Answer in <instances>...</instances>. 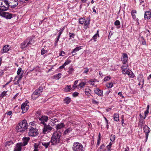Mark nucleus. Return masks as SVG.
<instances>
[{
  "mask_svg": "<svg viewBox=\"0 0 151 151\" xmlns=\"http://www.w3.org/2000/svg\"><path fill=\"white\" fill-rule=\"evenodd\" d=\"M38 145H36L35 144V149L34 150V151H38Z\"/></svg>",
  "mask_w": 151,
  "mask_h": 151,
  "instance_id": "52",
  "label": "nucleus"
},
{
  "mask_svg": "<svg viewBox=\"0 0 151 151\" xmlns=\"http://www.w3.org/2000/svg\"><path fill=\"white\" fill-rule=\"evenodd\" d=\"M107 148L108 149V150L107 151H111V146L108 145L107 146Z\"/></svg>",
  "mask_w": 151,
  "mask_h": 151,
  "instance_id": "59",
  "label": "nucleus"
},
{
  "mask_svg": "<svg viewBox=\"0 0 151 151\" xmlns=\"http://www.w3.org/2000/svg\"><path fill=\"white\" fill-rule=\"evenodd\" d=\"M114 24L115 26H119L120 25V21L118 20H116L114 23Z\"/></svg>",
  "mask_w": 151,
  "mask_h": 151,
  "instance_id": "42",
  "label": "nucleus"
},
{
  "mask_svg": "<svg viewBox=\"0 0 151 151\" xmlns=\"http://www.w3.org/2000/svg\"><path fill=\"white\" fill-rule=\"evenodd\" d=\"M98 37H99V34L98 31H97V33L95 34L94 36H93L92 37L93 39L94 40L95 42L96 41V39H97Z\"/></svg>",
  "mask_w": 151,
  "mask_h": 151,
  "instance_id": "34",
  "label": "nucleus"
},
{
  "mask_svg": "<svg viewBox=\"0 0 151 151\" xmlns=\"http://www.w3.org/2000/svg\"><path fill=\"white\" fill-rule=\"evenodd\" d=\"M42 144L43 146H44L46 148H47L48 146L50 147L51 145V141L47 142H42Z\"/></svg>",
  "mask_w": 151,
  "mask_h": 151,
  "instance_id": "21",
  "label": "nucleus"
},
{
  "mask_svg": "<svg viewBox=\"0 0 151 151\" xmlns=\"http://www.w3.org/2000/svg\"><path fill=\"white\" fill-rule=\"evenodd\" d=\"M151 18V12L149 11H146L145 12L144 15V18L148 19Z\"/></svg>",
  "mask_w": 151,
  "mask_h": 151,
  "instance_id": "19",
  "label": "nucleus"
},
{
  "mask_svg": "<svg viewBox=\"0 0 151 151\" xmlns=\"http://www.w3.org/2000/svg\"><path fill=\"white\" fill-rule=\"evenodd\" d=\"M128 56L126 53H124L122 54L121 60L123 64H126L127 62Z\"/></svg>",
  "mask_w": 151,
  "mask_h": 151,
  "instance_id": "10",
  "label": "nucleus"
},
{
  "mask_svg": "<svg viewBox=\"0 0 151 151\" xmlns=\"http://www.w3.org/2000/svg\"><path fill=\"white\" fill-rule=\"evenodd\" d=\"M113 84L111 82L108 83H107L106 84V87L108 88H111L113 86Z\"/></svg>",
  "mask_w": 151,
  "mask_h": 151,
  "instance_id": "36",
  "label": "nucleus"
},
{
  "mask_svg": "<svg viewBox=\"0 0 151 151\" xmlns=\"http://www.w3.org/2000/svg\"><path fill=\"white\" fill-rule=\"evenodd\" d=\"M29 131L28 132L29 136H37L39 134L38 130L36 128V126L35 123L33 122H31L29 123Z\"/></svg>",
  "mask_w": 151,
  "mask_h": 151,
  "instance_id": "3",
  "label": "nucleus"
},
{
  "mask_svg": "<svg viewBox=\"0 0 151 151\" xmlns=\"http://www.w3.org/2000/svg\"><path fill=\"white\" fill-rule=\"evenodd\" d=\"M74 70L73 68L70 67L68 72L69 73L71 74L73 73Z\"/></svg>",
  "mask_w": 151,
  "mask_h": 151,
  "instance_id": "39",
  "label": "nucleus"
},
{
  "mask_svg": "<svg viewBox=\"0 0 151 151\" xmlns=\"http://www.w3.org/2000/svg\"><path fill=\"white\" fill-rule=\"evenodd\" d=\"M72 131V129L70 128H68L65 130L63 132L64 135H66L68 134Z\"/></svg>",
  "mask_w": 151,
  "mask_h": 151,
  "instance_id": "25",
  "label": "nucleus"
},
{
  "mask_svg": "<svg viewBox=\"0 0 151 151\" xmlns=\"http://www.w3.org/2000/svg\"><path fill=\"white\" fill-rule=\"evenodd\" d=\"M111 78L109 76H106V77H105L104 78V81H108L109 80H110L111 79Z\"/></svg>",
  "mask_w": 151,
  "mask_h": 151,
  "instance_id": "45",
  "label": "nucleus"
},
{
  "mask_svg": "<svg viewBox=\"0 0 151 151\" xmlns=\"http://www.w3.org/2000/svg\"><path fill=\"white\" fill-rule=\"evenodd\" d=\"M13 144V142L12 141H8L6 142L5 144V146L7 147L8 146H10V145H12Z\"/></svg>",
  "mask_w": 151,
  "mask_h": 151,
  "instance_id": "33",
  "label": "nucleus"
},
{
  "mask_svg": "<svg viewBox=\"0 0 151 151\" xmlns=\"http://www.w3.org/2000/svg\"><path fill=\"white\" fill-rule=\"evenodd\" d=\"M65 126L63 123H60L58 124L55 127V131H60V129L64 127Z\"/></svg>",
  "mask_w": 151,
  "mask_h": 151,
  "instance_id": "15",
  "label": "nucleus"
},
{
  "mask_svg": "<svg viewBox=\"0 0 151 151\" xmlns=\"http://www.w3.org/2000/svg\"><path fill=\"white\" fill-rule=\"evenodd\" d=\"M43 90V88L42 87H40L33 93L31 95L32 99L33 100L36 99L40 95Z\"/></svg>",
  "mask_w": 151,
  "mask_h": 151,
  "instance_id": "4",
  "label": "nucleus"
},
{
  "mask_svg": "<svg viewBox=\"0 0 151 151\" xmlns=\"http://www.w3.org/2000/svg\"><path fill=\"white\" fill-rule=\"evenodd\" d=\"M86 82H83L79 84V86L81 88H82L86 84Z\"/></svg>",
  "mask_w": 151,
  "mask_h": 151,
  "instance_id": "41",
  "label": "nucleus"
},
{
  "mask_svg": "<svg viewBox=\"0 0 151 151\" xmlns=\"http://www.w3.org/2000/svg\"><path fill=\"white\" fill-rule=\"evenodd\" d=\"M137 13V11L136 10H133L131 12V15L132 16L133 19H134L136 18V15L135 14Z\"/></svg>",
  "mask_w": 151,
  "mask_h": 151,
  "instance_id": "32",
  "label": "nucleus"
},
{
  "mask_svg": "<svg viewBox=\"0 0 151 151\" xmlns=\"http://www.w3.org/2000/svg\"><path fill=\"white\" fill-rule=\"evenodd\" d=\"M70 98L68 97H65L63 100L64 103L66 104H69L70 102Z\"/></svg>",
  "mask_w": 151,
  "mask_h": 151,
  "instance_id": "24",
  "label": "nucleus"
},
{
  "mask_svg": "<svg viewBox=\"0 0 151 151\" xmlns=\"http://www.w3.org/2000/svg\"><path fill=\"white\" fill-rule=\"evenodd\" d=\"M47 114L49 115L50 116L52 117L53 116L52 114V112L51 111H49L47 113Z\"/></svg>",
  "mask_w": 151,
  "mask_h": 151,
  "instance_id": "51",
  "label": "nucleus"
},
{
  "mask_svg": "<svg viewBox=\"0 0 151 151\" xmlns=\"http://www.w3.org/2000/svg\"><path fill=\"white\" fill-rule=\"evenodd\" d=\"M114 119L115 121L118 122L119 120V116L117 114H114Z\"/></svg>",
  "mask_w": 151,
  "mask_h": 151,
  "instance_id": "26",
  "label": "nucleus"
},
{
  "mask_svg": "<svg viewBox=\"0 0 151 151\" xmlns=\"http://www.w3.org/2000/svg\"><path fill=\"white\" fill-rule=\"evenodd\" d=\"M145 118V117L144 118H142V119H139V122L141 124V127L142 125H143V124L144 123V121Z\"/></svg>",
  "mask_w": 151,
  "mask_h": 151,
  "instance_id": "38",
  "label": "nucleus"
},
{
  "mask_svg": "<svg viewBox=\"0 0 151 151\" xmlns=\"http://www.w3.org/2000/svg\"><path fill=\"white\" fill-rule=\"evenodd\" d=\"M115 137L114 135L111 134V138H110V140L111 141H114L115 139Z\"/></svg>",
  "mask_w": 151,
  "mask_h": 151,
  "instance_id": "43",
  "label": "nucleus"
},
{
  "mask_svg": "<svg viewBox=\"0 0 151 151\" xmlns=\"http://www.w3.org/2000/svg\"><path fill=\"white\" fill-rule=\"evenodd\" d=\"M123 74H127L129 76V78H134L135 77L134 74L130 70H128L125 73H123Z\"/></svg>",
  "mask_w": 151,
  "mask_h": 151,
  "instance_id": "14",
  "label": "nucleus"
},
{
  "mask_svg": "<svg viewBox=\"0 0 151 151\" xmlns=\"http://www.w3.org/2000/svg\"><path fill=\"white\" fill-rule=\"evenodd\" d=\"M85 69L84 70L83 72V73H86V74H87V73L88 72L89 69H88L87 68H84Z\"/></svg>",
  "mask_w": 151,
  "mask_h": 151,
  "instance_id": "47",
  "label": "nucleus"
},
{
  "mask_svg": "<svg viewBox=\"0 0 151 151\" xmlns=\"http://www.w3.org/2000/svg\"><path fill=\"white\" fill-rule=\"evenodd\" d=\"M7 92V91H3L0 94V97L1 98H3L4 96H6L7 94L6 93Z\"/></svg>",
  "mask_w": 151,
  "mask_h": 151,
  "instance_id": "35",
  "label": "nucleus"
},
{
  "mask_svg": "<svg viewBox=\"0 0 151 151\" xmlns=\"http://www.w3.org/2000/svg\"><path fill=\"white\" fill-rule=\"evenodd\" d=\"M28 124L27 121L25 120L22 121L17 125L16 129L18 132H23L27 129Z\"/></svg>",
  "mask_w": 151,
  "mask_h": 151,
  "instance_id": "2",
  "label": "nucleus"
},
{
  "mask_svg": "<svg viewBox=\"0 0 151 151\" xmlns=\"http://www.w3.org/2000/svg\"><path fill=\"white\" fill-rule=\"evenodd\" d=\"M123 65L121 67L122 69H126L128 67V65L126 64H123Z\"/></svg>",
  "mask_w": 151,
  "mask_h": 151,
  "instance_id": "40",
  "label": "nucleus"
},
{
  "mask_svg": "<svg viewBox=\"0 0 151 151\" xmlns=\"http://www.w3.org/2000/svg\"><path fill=\"white\" fill-rule=\"evenodd\" d=\"M9 45H6L4 46L3 47V51H1V53H4L9 51Z\"/></svg>",
  "mask_w": 151,
  "mask_h": 151,
  "instance_id": "20",
  "label": "nucleus"
},
{
  "mask_svg": "<svg viewBox=\"0 0 151 151\" xmlns=\"http://www.w3.org/2000/svg\"><path fill=\"white\" fill-rule=\"evenodd\" d=\"M17 78L18 77H17V76H16L14 79V84L15 85L19 84L20 81Z\"/></svg>",
  "mask_w": 151,
  "mask_h": 151,
  "instance_id": "31",
  "label": "nucleus"
},
{
  "mask_svg": "<svg viewBox=\"0 0 151 151\" xmlns=\"http://www.w3.org/2000/svg\"><path fill=\"white\" fill-rule=\"evenodd\" d=\"M44 127L43 128V132L44 134H46L50 132L52 130V127L50 126L49 124H43Z\"/></svg>",
  "mask_w": 151,
  "mask_h": 151,
  "instance_id": "7",
  "label": "nucleus"
},
{
  "mask_svg": "<svg viewBox=\"0 0 151 151\" xmlns=\"http://www.w3.org/2000/svg\"><path fill=\"white\" fill-rule=\"evenodd\" d=\"M140 80H142V87L144 84V79L142 77H141L140 78Z\"/></svg>",
  "mask_w": 151,
  "mask_h": 151,
  "instance_id": "56",
  "label": "nucleus"
},
{
  "mask_svg": "<svg viewBox=\"0 0 151 151\" xmlns=\"http://www.w3.org/2000/svg\"><path fill=\"white\" fill-rule=\"evenodd\" d=\"M23 74V73H21V75H20L19 76H17V77H18L17 79H19L20 80L23 77V76H22Z\"/></svg>",
  "mask_w": 151,
  "mask_h": 151,
  "instance_id": "53",
  "label": "nucleus"
},
{
  "mask_svg": "<svg viewBox=\"0 0 151 151\" xmlns=\"http://www.w3.org/2000/svg\"><path fill=\"white\" fill-rule=\"evenodd\" d=\"M73 151H84L83 145L80 143L74 142L72 147Z\"/></svg>",
  "mask_w": 151,
  "mask_h": 151,
  "instance_id": "5",
  "label": "nucleus"
},
{
  "mask_svg": "<svg viewBox=\"0 0 151 151\" xmlns=\"http://www.w3.org/2000/svg\"><path fill=\"white\" fill-rule=\"evenodd\" d=\"M81 47L80 46L79 47H77L74 49L71 52V53L73 54V53H76V52L78 51L81 48Z\"/></svg>",
  "mask_w": 151,
  "mask_h": 151,
  "instance_id": "28",
  "label": "nucleus"
},
{
  "mask_svg": "<svg viewBox=\"0 0 151 151\" xmlns=\"http://www.w3.org/2000/svg\"><path fill=\"white\" fill-rule=\"evenodd\" d=\"M69 37L70 38H73L75 36V34L73 33H69Z\"/></svg>",
  "mask_w": 151,
  "mask_h": 151,
  "instance_id": "50",
  "label": "nucleus"
},
{
  "mask_svg": "<svg viewBox=\"0 0 151 151\" xmlns=\"http://www.w3.org/2000/svg\"><path fill=\"white\" fill-rule=\"evenodd\" d=\"M72 88L71 87L70 85L67 86L64 88V90L65 92H68L70 91L71 90Z\"/></svg>",
  "mask_w": 151,
  "mask_h": 151,
  "instance_id": "27",
  "label": "nucleus"
},
{
  "mask_svg": "<svg viewBox=\"0 0 151 151\" xmlns=\"http://www.w3.org/2000/svg\"><path fill=\"white\" fill-rule=\"evenodd\" d=\"M21 144V143H17L14 148V151H21L22 149V147L23 146Z\"/></svg>",
  "mask_w": 151,
  "mask_h": 151,
  "instance_id": "16",
  "label": "nucleus"
},
{
  "mask_svg": "<svg viewBox=\"0 0 151 151\" xmlns=\"http://www.w3.org/2000/svg\"><path fill=\"white\" fill-rule=\"evenodd\" d=\"M34 70L36 73V75L38 73L41 71L40 68L38 66H37L36 67L34 68Z\"/></svg>",
  "mask_w": 151,
  "mask_h": 151,
  "instance_id": "30",
  "label": "nucleus"
},
{
  "mask_svg": "<svg viewBox=\"0 0 151 151\" xmlns=\"http://www.w3.org/2000/svg\"><path fill=\"white\" fill-rule=\"evenodd\" d=\"M94 91L96 94L99 96H101L103 95V91L98 88L95 89Z\"/></svg>",
  "mask_w": 151,
  "mask_h": 151,
  "instance_id": "17",
  "label": "nucleus"
},
{
  "mask_svg": "<svg viewBox=\"0 0 151 151\" xmlns=\"http://www.w3.org/2000/svg\"><path fill=\"white\" fill-rule=\"evenodd\" d=\"M90 20L89 19H87L85 20L84 24V28L86 29H87L88 27V25L90 24Z\"/></svg>",
  "mask_w": 151,
  "mask_h": 151,
  "instance_id": "22",
  "label": "nucleus"
},
{
  "mask_svg": "<svg viewBox=\"0 0 151 151\" xmlns=\"http://www.w3.org/2000/svg\"><path fill=\"white\" fill-rule=\"evenodd\" d=\"M62 137V132L60 131H55L53 132L51 139V145H56L60 143Z\"/></svg>",
  "mask_w": 151,
  "mask_h": 151,
  "instance_id": "1",
  "label": "nucleus"
},
{
  "mask_svg": "<svg viewBox=\"0 0 151 151\" xmlns=\"http://www.w3.org/2000/svg\"><path fill=\"white\" fill-rule=\"evenodd\" d=\"M3 1L2 4L0 6V10L3 11H6L9 8L8 3H7V0H4Z\"/></svg>",
  "mask_w": 151,
  "mask_h": 151,
  "instance_id": "8",
  "label": "nucleus"
},
{
  "mask_svg": "<svg viewBox=\"0 0 151 151\" xmlns=\"http://www.w3.org/2000/svg\"><path fill=\"white\" fill-rule=\"evenodd\" d=\"M47 52V51L45 50L44 49L42 48L41 51V54L42 55H43L45 53Z\"/></svg>",
  "mask_w": 151,
  "mask_h": 151,
  "instance_id": "44",
  "label": "nucleus"
},
{
  "mask_svg": "<svg viewBox=\"0 0 151 151\" xmlns=\"http://www.w3.org/2000/svg\"><path fill=\"white\" fill-rule=\"evenodd\" d=\"M92 103H93V104H98L99 103V102H98L97 101L95 100H93L92 101Z\"/></svg>",
  "mask_w": 151,
  "mask_h": 151,
  "instance_id": "58",
  "label": "nucleus"
},
{
  "mask_svg": "<svg viewBox=\"0 0 151 151\" xmlns=\"http://www.w3.org/2000/svg\"><path fill=\"white\" fill-rule=\"evenodd\" d=\"M105 147V145L104 144H103L100 146V148L101 149H103Z\"/></svg>",
  "mask_w": 151,
  "mask_h": 151,
  "instance_id": "64",
  "label": "nucleus"
},
{
  "mask_svg": "<svg viewBox=\"0 0 151 151\" xmlns=\"http://www.w3.org/2000/svg\"><path fill=\"white\" fill-rule=\"evenodd\" d=\"M65 54V52H64L62 51L60 52L59 55L60 56H63V55H62V54Z\"/></svg>",
  "mask_w": 151,
  "mask_h": 151,
  "instance_id": "54",
  "label": "nucleus"
},
{
  "mask_svg": "<svg viewBox=\"0 0 151 151\" xmlns=\"http://www.w3.org/2000/svg\"><path fill=\"white\" fill-rule=\"evenodd\" d=\"M12 111H9L7 113V114L8 115H12Z\"/></svg>",
  "mask_w": 151,
  "mask_h": 151,
  "instance_id": "63",
  "label": "nucleus"
},
{
  "mask_svg": "<svg viewBox=\"0 0 151 151\" xmlns=\"http://www.w3.org/2000/svg\"><path fill=\"white\" fill-rule=\"evenodd\" d=\"M85 91L87 95L89 96L91 94V90L89 88H86Z\"/></svg>",
  "mask_w": 151,
  "mask_h": 151,
  "instance_id": "29",
  "label": "nucleus"
},
{
  "mask_svg": "<svg viewBox=\"0 0 151 151\" xmlns=\"http://www.w3.org/2000/svg\"><path fill=\"white\" fill-rule=\"evenodd\" d=\"M100 140H101V138L99 137L98 139L97 143V145H99L100 144Z\"/></svg>",
  "mask_w": 151,
  "mask_h": 151,
  "instance_id": "57",
  "label": "nucleus"
},
{
  "mask_svg": "<svg viewBox=\"0 0 151 151\" xmlns=\"http://www.w3.org/2000/svg\"><path fill=\"white\" fill-rule=\"evenodd\" d=\"M149 113V111L147 110H146L145 111V116H146Z\"/></svg>",
  "mask_w": 151,
  "mask_h": 151,
  "instance_id": "60",
  "label": "nucleus"
},
{
  "mask_svg": "<svg viewBox=\"0 0 151 151\" xmlns=\"http://www.w3.org/2000/svg\"><path fill=\"white\" fill-rule=\"evenodd\" d=\"M29 108V106L27 104L25 103L22 104L21 106V109L22 110V113H25L28 110Z\"/></svg>",
  "mask_w": 151,
  "mask_h": 151,
  "instance_id": "11",
  "label": "nucleus"
},
{
  "mask_svg": "<svg viewBox=\"0 0 151 151\" xmlns=\"http://www.w3.org/2000/svg\"><path fill=\"white\" fill-rule=\"evenodd\" d=\"M1 15L7 19H11L12 17V14L7 12H3Z\"/></svg>",
  "mask_w": 151,
  "mask_h": 151,
  "instance_id": "12",
  "label": "nucleus"
},
{
  "mask_svg": "<svg viewBox=\"0 0 151 151\" xmlns=\"http://www.w3.org/2000/svg\"><path fill=\"white\" fill-rule=\"evenodd\" d=\"M143 130L146 134H149V133L150 131V129L147 126L145 125L143 128Z\"/></svg>",
  "mask_w": 151,
  "mask_h": 151,
  "instance_id": "23",
  "label": "nucleus"
},
{
  "mask_svg": "<svg viewBox=\"0 0 151 151\" xmlns=\"http://www.w3.org/2000/svg\"><path fill=\"white\" fill-rule=\"evenodd\" d=\"M48 118L49 117L47 116H42L39 119V120L40 121V124L43 125L45 124V122L47 121Z\"/></svg>",
  "mask_w": 151,
  "mask_h": 151,
  "instance_id": "9",
  "label": "nucleus"
},
{
  "mask_svg": "<svg viewBox=\"0 0 151 151\" xmlns=\"http://www.w3.org/2000/svg\"><path fill=\"white\" fill-rule=\"evenodd\" d=\"M10 83V82H7L6 84H5V85H4L3 86V87L4 88L8 84H9Z\"/></svg>",
  "mask_w": 151,
  "mask_h": 151,
  "instance_id": "61",
  "label": "nucleus"
},
{
  "mask_svg": "<svg viewBox=\"0 0 151 151\" xmlns=\"http://www.w3.org/2000/svg\"><path fill=\"white\" fill-rule=\"evenodd\" d=\"M78 82V80H77L74 82V85L73 86V87L74 88H76V87H77L76 85L77 84Z\"/></svg>",
  "mask_w": 151,
  "mask_h": 151,
  "instance_id": "48",
  "label": "nucleus"
},
{
  "mask_svg": "<svg viewBox=\"0 0 151 151\" xmlns=\"http://www.w3.org/2000/svg\"><path fill=\"white\" fill-rule=\"evenodd\" d=\"M30 44V41L27 42V41H25L21 44V47L22 49L25 48L28 46Z\"/></svg>",
  "mask_w": 151,
  "mask_h": 151,
  "instance_id": "18",
  "label": "nucleus"
},
{
  "mask_svg": "<svg viewBox=\"0 0 151 151\" xmlns=\"http://www.w3.org/2000/svg\"><path fill=\"white\" fill-rule=\"evenodd\" d=\"M111 91L112 90L111 89L108 91H107L106 93V94L107 95H108Z\"/></svg>",
  "mask_w": 151,
  "mask_h": 151,
  "instance_id": "62",
  "label": "nucleus"
},
{
  "mask_svg": "<svg viewBox=\"0 0 151 151\" xmlns=\"http://www.w3.org/2000/svg\"><path fill=\"white\" fill-rule=\"evenodd\" d=\"M71 62V61L70 60H67L63 64L65 66H66L67 65L69 64Z\"/></svg>",
  "mask_w": 151,
  "mask_h": 151,
  "instance_id": "46",
  "label": "nucleus"
},
{
  "mask_svg": "<svg viewBox=\"0 0 151 151\" xmlns=\"http://www.w3.org/2000/svg\"><path fill=\"white\" fill-rule=\"evenodd\" d=\"M7 3H8L9 7H10L12 8H14L17 6L19 2L18 0H7Z\"/></svg>",
  "mask_w": 151,
  "mask_h": 151,
  "instance_id": "6",
  "label": "nucleus"
},
{
  "mask_svg": "<svg viewBox=\"0 0 151 151\" xmlns=\"http://www.w3.org/2000/svg\"><path fill=\"white\" fill-rule=\"evenodd\" d=\"M30 138L29 137H24L22 139L23 142H20L22 144V145L23 146L26 145L28 143L29 140Z\"/></svg>",
  "mask_w": 151,
  "mask_h": 151,
  "instance_id": "13",
  "label": "nucleus"
},
{
  "mask_svg": "<svg viewBox=\"0 0 151 151\" xmlns=\"http://www.w3.org/2000/svg\"><path fill=\"white\" fill-rule=\"evenodd\" d=\"M86 19L84 18H80L79 19V23L81 24H84Z\"/></svg>",
  "mask_w": 151,
  "mask_h": 151,
  "instance_id": "37",
  "label": "nucleus"
},
{
  "mask_svg": "<svg viewBox=\"0 0 151 151\" xmlns=\"http://www.w3.org/2000/svg\"><path fill=\"white\" fill-rule=\"evenodd\" d=\"M22 68H19L18 69L17 71V74L18 75H19L20 74V73L22 72Z\"/></svg>",
  "mask_w": 151,
  "mask_h": 151,
  "instance_id": "49",
  "label": "nucleus"
},
{
  "mask_svg": "<svg viewBox=\"0 0 151 151\" xmlns=\"http://www.w3.org/2000/svg\"><path fill=\"white\" fill-rule=\"evenodd\" d=\"M78 94V93L75 92L73 93V96L75 97L77 96Z\"/></svg>",
  "mask_w": 151,
  "mask_h": 151,
  "instance_id": "55",
  "label": "nucleus"
}]
</instances>
